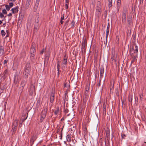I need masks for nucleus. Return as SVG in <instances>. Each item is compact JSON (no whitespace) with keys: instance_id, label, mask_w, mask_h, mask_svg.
Segmentation results:
<instances>
[{"instance_id":"f257e3e1","label":"nucleus","mask_w":146,"mask_h":146,"mask_svg":"<svg viewBox=\"0 0 146 146\" xmlns=\"http://www.w3.org/2000/svg\"><path fill=\"white\" fill-rule=\"evenodd\" d=\"M31 71L30 64L29 62H27L25 68V72H24V78H27L28 75L30 73Z\"/></svg>"},{"instance_id":"f03ea898","label":"nucleus","mask_w":146,"mask_h":146,"mask_svg":"<svg viewBox=\"0 0 146 146\" xmlns=\"http://www.w3.org/2000/svg\"><path fill=\"white\" fill-rule=\"evenodd\" d=\"M27 82V78H24L22 80L20 85V87L19 91V94H21L24 89V87L26 85Z\"/></svg>"},{"instance_id":"7ed1b4c3","label":"nucleus","mask_w":146,"mask_h":146,"mask_svg":"<svg viewBox=\"0 0 146 146\" xmlns=\"http://www.w3.org/2000/svg\"><path fill=\"white\" fill-rule=\"evenodd\" d=\"M138 51V47L135 44H133L132 46H130L129 52L130 54L131 53H133V54L137 55Z\"/></svg>"},{"instance_id":"20e7f679","label":"nucleus","mask_w":146,"mask_h":146,"mask_svg":"<svg viewBox=\"0 0 146 146\" xmlns=\"http://www.w3.org/2000/svg\"><path fill=\"white\" fill-rule=\"evenodd\" d=\"M29 93L30 95L35 96L36 95L35 90V84H31L30 86V89L29 90Z\"/></svg>"},{"instance_id":"39448f33","label":"nucleus","mask_w":146,"mask_h":146,"mask_svg":"<svg viewBox=\"0 0 146 146\" xmlns=\"http://www.w3.org/2000/svg\"><path fill=\"white\" fill-rule=\"evenodd\" d=\"M101 3L100 1H98L97 4L96 9V12L97 13L98 15H100L101 13Z\"/></svg>"},{"instance_id":"423d86ee","label":"nucleus","mask_w":146,"mask_h":146,"mask_svg":"<svg viewBox=\"0 0 146 146\" xmlns=\"http://www.w3.org/2000/svg\"><path fill=\"white\" fill-rule=\"evenodd\" d=\"M127 11L126 10H123L122 13V23L125 24L126 19V14Z\"/></svg>"},{"instance_id":"0eeeda50","label":"nucleus","mask_w":146,"mask_h":146,"mask_svg":"<svg viewBox=\"0 0 146 146\" xmlns=\"http://www.w3.org/2000/svg\"><path fill=\"white\" fill-rule=\"evenodd\" d=\"M47 106L45 107L44 109L43 110L41 113V116H42L43 118H45L48 111Z\"/></svg>"},{"instance_id":"6e6552de","label":"nucleus","mask_w":146,"mask_h":146,"mask_svg":"<svg viewBox=\"0 0 146 146\" xmlns=\"http://www.w3.org/2000/svg\"><path fill=\"white\" fill-rule=\"evenodd\" d=\"M132 19L131 17L129 16L127 17V26L130 28L133 25Z\"/></svg>"},{"instance_id":"1a4fd4ad","label":"nucleus","mask_w":146,"mask_h":146,"mask_svg":"<svg viewBox=\"0 0 146 146\" xmlns=\"http://www.w3.org/2000/svg\"><path fill=\"white\" fill-rule=\"evenodd\" d=\"M50 102L51 103H53L54 102L55 98L54 92L52 91L50 96Z\"/></svg>"},{"instance_id":"9d476101","label":"nucleus","mask_w":146,"mask_h":146,"mask_svg":"<svg viewBox=\"0 0 146 146\" xmlns=\"http://www.w3.org/2000/svg\"><path fill=\"white\" fill-rule=\"evenodd\" d=\"M36 46L35 44L34 43H32L31 45V46L30 48V52L31 53H36Z\"/></svg>"},{"instance_id":"9b49d317","label":"nucleus","mask_w":146,"mask_h":146,"mask_svg":"<svg viewBox=\"0 0 146 146\" xmlns=\"http://www.w3.org/2000/svg\"><path fill=\"white\" fill-rule=\"evenodd\" d=\"M37 138L36 136L35 135H33L32 136L30 140V142L32 143V145H33L35 141L36 140Z\"/></svg>"},{"instance_id":"f8f14e48","label":"nucleus","mask_w":146,"mask_h":146,"mask_svg":"<svg viewBox=\"0 0 146 146\" xmlns=\"http://www.w3.org/2000/svg\"><path fill=\"white\" fill-rule=\"evenodd\" d=\"M130 55L131 57V63H133L134 62L135 60H137L136 58L137 57V55H135L133 54V53H131Z\"/></svg>"},{"instance_id":"ddd939ff","label":"nucleus","mask_w":146,"mask_h":146,"mask_svg":"<svg viewBox=\"0 0 146 146\" xmlns=\"http://www.w3.org/2000/svg\"><path fill=\"white\" fill-rule=\"evenodd\" d=\"M86 45L84 43L82 44L81 48V52L82 54H85L86 50Z\"/></svg>"},{"instance_id":"4468645a","label":"nucleus","mask_w":146,"mask_h":146,"mask_svg":"<svg viewBox=\"0 0 146 146\" xmlns=\"http://www.w3.org/2000/svg\"><path fill=\"white\" fill-rule=\"evenodd\" d=\"M111 59L112 60V61H113V60H114L115 62L117 61V59L115 57V51L114 50H112L111 51Z\"/></svg>"},{"instance_id":"2eb2a0df","label":"nucleus","mask_w":146,"mask_h":146,"mask_svg":"<svg viewBox=\"0 0 146 146\" xmlns=\"http://www.w3.org/2000/svg\"><path fill=\"white\" fill-rule=\"evenodd\" d=\"M38 23H35L34 25L33 32L35 33L38 30Z\"/></svg>"},{"instance_id":"dca6fc26","label":"nucleus","mask_w":146,"mask_h":146,"mask_svg":"<svg viewBox=\"0 0 146 146\" xmlns=\"http://www.w3.org/2000/svg\"><path fill=\"white\" fill-rule=\"evenodd\" d=\"M18 120H15L13 121V123L12 127L17 128V127L18 125Z\"/></svg>"},{"instance_id":"f3484780","label":"nucleus","mask_w":146,"mask_h":146,"mask_svg":"<svg viewBox=\"0 0 146 146\" xmlns=\"http://www.w3.org/2000/svg\"><path fill=\"white\" fill-rule=\"evenodd\" d=\"M18 6L16 7L15 8H13L11 9V11H12L13 13H17L18 11Z\"/></svg>"},{"instance_id":"a211bd4d","label":"nucleus","mask_w":146,"mask_h":146,"mask_svg":"<svg viewBox=\"0 0 146 146\" xmlns=\"http://www.w3.org/2000/svg\"><path fill=\"white\" fill-rule=\"evenodd\" d=\"M31 0H27L25 6V9H27L29 7L31 2Z\"/></svg>"},{"instance_id":"6ab92c4d","label":"nucleus","mask_w":146,"mask_h":146,"mask_svg":"<svg viewBox=\"0 0 146 146\" xmlns=\"http://www.w3.org/2000/svg\"><path fill=\"white\" fill-rule=\"evenodd\" d=\"M28 113H27V117H25L26 114H23L22 116L21 120H22V123L24 122L25 120L27 119L28 117Z\"/></svg>"},{"instance_id":"aec40b11","label":"nucleus","mask_w":146,"mask_h":146,"mask_svg":"<svg viewBox=\"0 0 146 146\" xmlns=\"http://www.w3.org/2000/svg\"><path fill=\"white\" fill-rule=\"evenodd\" d=\"M121 0H117V12H118L121 5Z\"/></svg>"},{"instance_id":"412c9836","label":"nucleus","mask_w":146,"mask_h":146,"mask_svg":"<svg viewBox=\"0 0 146 146\" xmlns=\"http://www.w3.org/2000/svg\"><path fill=\"white\" fill-rule=\"evenodd\" d=\"M106 134L107 140L108 141L110 139V130H108L106 131Z\"/></svg>"},{"instance_id":"4be33fe9","label":"nucleus","mask_w":146,"mask_h":146,"mask_svg":"<svg viewBox=\"0 0 146 146\" xmlns=\"http://www.w3.org/2000/svg\"><path fill=\"white\" fill-rule=\"evenodd\" d=\"M50 54L48 52H46L45 54V60L48 61L49 60V57L50 56Z\"/></svg>"},{"instance_id":"5701e85b","label":"nucleus","mask_w":146,"mask_h":146,"mask_svg":"<svg viewBox=\"0 0 146 146\" xmlns=\"http://www.w3.org/2000/svg\"><path fill=\"white\" fill-rule=\"evenodd\" d=\"M4 47L2 46H0V56L4 54Z\"/></svg>"},{"instance_id":"b1692460","label":"nucleus","mask_w":146,"mask_h":146,"mask_svg":"<svg viewBox=\"0 0 146 146\" xmlns=\"http://www.w3.org/2000/svg\"><path fill=\"white\" fill-rule=\"evenodd\" d=\"M83 131L84 136H86L87 135L88 131H87V127L86 126L85 127H84Z\"/></svg>"},{"instance_id":"393cba45","label":"nucleus","mask_w":146,"mask_h":146,"mask_svg":"<svg viewBox=\"0 0 146 146\" xmlns=\"http://www.w3.org/2000/svg\"><path fill=\"white\" fill-rule=\"evenodd\" d=\"M104 73V68H101L100 69V77L102 79Z\"/></svg>"},{"instance_id":"a878e982","label":"nucleus","mask_w":146,"mask_h":146,"mask_svg":"<svg viewBox=\"0 0 146 146\" xmlns=\"http://www.w3.org/2000/svg\"><path fill=\"white\" fill-rule=\"evenodd\" d=\"M40 0H36L35 5L34 6V9L36 10L37 9Z\"/></svg>"},{"instance_id":"bb28decb","label":"nucleus","mask_w":146,"mask_h":146,"mask_svg":"<svg viewBox=\"0 0 146 146\" xmlns=\"http://www.w3.org/2000/svg\"><path fill=\"white\" fill-rule=\"evenodd\" d=\"M63 64L65 65H67V57L66 55H64V56Z\"/></svg>"},{"instance_id":"cd10ccee","label":"nucleus","mask_w":146,"mask_h":146,"mask_svg":"<svg viewBox=\"0 0 146 146\" xmlns=\"http://www.w3.org/2000/svg\"><path fill=\"white\" fill-rule=\"evenodd\" d=\"M75 23V22L74 21V20H72L71 23L69 25V26L70 27V28L74 27Z\"/></svg>"},{"instance_id":"c85d7f7f","label":"nucleus","mask_w":146,"mask_h":146,"mask_svg":"<svg viewBox=\"0 0 146 146\" xmlns=\"http://www.w3.org/2000/svg\"><path fill=\"white\" fill-rule=\"evenodd\" d=\"M39 21V13L37 15L35 18V23H38Z\"/></svg>"},{"instance_id":"c756f323","label":"nucleus","mask_w":146,"mask_h":146,"mask_svg":"<svg viewBox=\"0 0 146 146\" xmlns=\"http://www.w3.org/2000/svg\"><path fill=\"white\" fill-rule=\"evenodd\" d=\"M30 58L31 60H34L35 59V53H30Z\"/></svg>"},{"instance_id":"7c9ffc66","label":"nucleus","mask_w":146,"mask_h":146,"mask_svg":"<svg viewBox=\"0 0 146 146\" xmlns=\"http://www.w3.org/2000/svg\"><path fill=\"white\" fill-rule=\"evenodd\" d=\"M114 82H112V81H111L110 82V90H112L114 88Z\"/></svg>"},{"instance_id":"2f4dec72","label":"nucleus","mask_w":146,"mask_h":146,"mask_svg":"<svg viewBox=\"0 0 146 146\" xmlns=\"http://www.w3.org/2000/svg\"><path fill=\"white\" fill-rule=\"evenodd\" d=\"M66 139L67 141L69 142H70L71 141V136L69 134H68L67 135L66 137Z\"/></svg>"},{"instance_id":"473e14b6","label":"nucleus","mask_w":146,"mask_h":146,"mask_svg":"<svg viewBox=\"0 0 146 146\" xmlns=\"http://www.w3.org/2000/svg\"><path fill=\"white\" fill-rule=\"evenodd\" d=\"M89 96V94L88 93V92H85L83 97L86 98H88Z\"/></svg>"},{"instance_id":"72a5a7b5","label":"nucleus","mask_w":146,"mask_h":146,"mask_svg":"<svg viewBox=\"0 0 146 146\" xmlns=\"http://www.w3.org/2000/svg\"><path fill=\"white\" fill-rule=\"evenodd\" d=\"M106 104L105 102H104L103 104V112L105 114L106 113Z\"/></svg>"},{"instance_id":"f704fd0d","label":"nucleus","mask_w":146,"mask_h":146,"mask_svg":"<svg viewBox=\"0 0 146 146\" xmlns=\"http://www.w3.org/2000/svg\"><path fill=\"white\" fill-rule=\"evenodd\" d=\"M5 85L4 83H2V85H1V87L0 88V89L2 90H4L5 88Z\"/></svg>"},{"instance_id":"c9c22d12","label":"nucleus","mask_w":146,"mask_h":146,"mask_svg":"<svg viewBox=\"0 0 146 146\" xmlns=\"http://www.w3.org/2000/svg\"><path fill=\"white\" fill-rule=\"evenodd\" d=\"M19 76L18 75H15L14 77V82L15 83V84H17V81H16V79H17V80L19 78Z\"/></svg>"},{"instance_id":"e433bc0d","label":"nucleus","mask_w":146,"mask_h":146,"mask_svg":"<svg viewBox=\"0 0 146 146\" xmlns=\"http://www.w3.org/2000/svg\"><path fill=\"white\" fill-rule=\"evenodd\" d=\"M59 111V107H57L56 108V109L54 111V113L55 115H57Z\"/></svg>"},{"instance_id":"4c0bfd02","label":"nucleus","mask_w":146,"mask_h":146,"mask_svg":"<svg viewBox=\"0 0 146 146\" xmlns=\"http://www.w3.org/2000/svg\"><path fill=\"white\" fill-rule=\"evenodd\" d=\"M108 1L109 2L108 6L109 8H110L112 6V0H108Z\"/></svg>"},{"instance_id":"58836bf2","label":"nucleus","mask_w":146,"mask_h":146,"mask_svg":"<svg viewBox=\"0 0 146 146\" xmlns=\"http://www.w3.org/2000/svg\"><path fill=\"white\" fill-rule=\"evenodd\" d=\"M7 74V69L5 70L4 71L3 73L2 74V76L3 77H5L6 76Z\"/></svg>"},{"instance_id":"ea45409f","label":"nucleus","mask_w":146,"mask_h":146,"mask_svg":"<svg viewBox=\"0 0 146 146\" xmlns=\"http://www.w3.org/2000/svg\"><path fill=\"white\" fill-rule=\"evenodd\" d=\"M90 84H87L85 88V92H88L90 89Z\"/></svg>"},{"instance_id":"a19ab883","label":"nucleus","mask_w":146,"mask_h":146,"mask_svg":"<svg viewBox=\"0 0 146 146\" xmlns=\"http://www.w3.org/2000/svg\"><path fill=\"white\" fill-rule=\"evenodd\" d=\"M127 36L128 37L129 36H130L131 34V29H128L127 28Z\"/></svg>"},{"instance_id":"79ce46f5","label":"nucleus","mask_w":146,"mask_h":146,"mask_svg":"<svg viewBox=\"0 0 146 146\" xmlns=\"http://www.w3.org/2000/svg\"><path fill=\"white\" fill-rule=\"evenodd\" d=\"M109 28H107L106 31V42H107V38L108 36L109 35Z\"/></svg>"},{"instance_id":"37998d69","label":"nucleus","mask_w":146,"mask_h":146,"mask_svg":"<svg viewBox=\"0 0 146 146\" xmlns=\"http://www.w3.org/2000/svg\"><path fill=\"white\" fill-rule=\"evenodd\" d=\"M3 6H5V7L6 8V10L7 11H9L10 9V7H9V5H2Z\"/></svg>"},{"instance_id":"c03bdc74","label":"nucleus","mask_w":146,"mask_h":146,"mask_svg":"<svg viewBox=\"0 0 146 146\" xmlns=\"http://www.w3.org/2000/svg\"><path fill=\"white\" fill-rule=\"evenodd\" d=\"M136 34L135 35H133V39H132V42L133 43H134V44H135V38H136Z\"/></svg>"},{"instance_id":"a18cd8bd","label":"nucleus","mask_w":146,"mask_h":146,"mask_svg":"<svg viewBox=\"0 0 146 146\" xmlns=\"http://www.w3.org/2000/svg\"><path fill=\"white\" fill-rule=\"evenodd\" d=\"M49 127V123L48 122H46L44 126V128L46 129H47Z\"/></svg>"},{"instance_id":"49530a36","label":"nucleus","mask_w":146,"mask_h":146,"mask_svg":"<svg viewBox=\"0 0 146 146\" xmlns=\"http://www.w3.org/2000/svg\"><path fill=\"white\" fill-rule=\"evenodd\" d=\"M121 139H125V138L126 137V135L124 134L121 133Z\"/></svg>"},{"instance_id":"de8ad7c7","label":"nucleus","mask_w":146,"mask_h":146,"mask_svg":"<svg viewBox=\"0 0 146 146\" xmlns=\"http://www.w3.org/2000/svg\"><path fill=\"white\" fill-rule=\"evenodd\" d=\"M1 34L3 36H4L5 34V32L4 30H2L1 31Z\"/></svg>"},{"instance_id":"09e8293b","label":"nucleus","mask_w":146,"mask_h":146,"mask_svg":"<svg viewBox=\"0 0 146 146\" xmlns=\"http://www.w3.org/2000/svg\"><path fill=\"white\" fill-rule=\"evenodd\" d=\"M17 129V128L12 127V129L11 130V131L12 132V133H13L12 134L15 133V131H16V130Z\"/></svg>"},{"instance_id":"8fccbe9b","label":"nucleus","mask_w":146,"mask_h":146,"mask_svg":"<svg viewBox=\"0 0 146 146\" xmlns=\"http://www.w3.org/2000/svg\"><path fill=\"white\" fill-rule=\"evenodd\" d=\"M115 94H116V95L117 96H119V91H118V88H117V89H116L115 90Z\"/></svg>"},{"instance_id":"3c124183","label":"nucleus","mask_w":146,"mask_h":146,"mask_svg":"<svg viewBox=\"0 0 146 146\" xmlns=\"http://www.w3.org/2000/svg\"><path fill=\"white\" fill-rule=\"evenodd\" d=\"M99 143L101 146H102L103 145V139L102 138L100 139Z\"/></svg>"},{"instance_id":"603ef678","label":"nucleus","mask_w":146,"mask_h":146,"mask_svg":"<svg viewBox=\"0 0 146 146\" xmlns=\"http://www.w3.org/2000/svg\"><path fill=\"white\" fill-rule=\"evenodd\" d=\"M138 97L136 96L135 98V104L137 105L138 104Z\"/></svg>"},{"instance_id":"864d4df0","label":"nucleus","mask_w":146,"mask_h":146,"mask_svg":"<svg viewBox=\"0 0 146 146\" xmlns=\"http://www.w3.org/2000/svg\"><path fill=\"white\" fill-rule=\"evenodd\" d=\"M85 44L86 45L87 44V40L86 38L83 40V41L82 42V44Z\"/></svg>"},{"instance_id":"5fc2aeb1","label":"nucleus","mask_w":146,"mask_h":146,"mask_svg":"<svg viewBox=\"0 0 146 146\" xmlns=\"http://www.w3.org/2000/svg\"><path fill=\"white\" fill-rule=\"evenodd\" d=\"M59 63H60V61H57V70H59V69H60V68H59V66H60V64H59Z\"/></svg>"},{"instance_id":"6e6d98bb","label":"nucleus","mask_w":146,"mask_h":146,"mask_svg":"<svg viewBox=\"0 0 146 146\" xmlns=\"http://www.w3.org/2000/svg\"><path fill=\"white\" fill-rule=\"evenodd\" d=\"M2 13L3 14H7V13L6 10L5 9L2 10Z\"/></svg>"},{"instance_id":"4d7b16f0","label":"nucleus","mask_w":146,"mask_h":146,"mask_svg":"<svg viewBox=\"0 0 146 146\" xmlns=\"http://www.w3.org/2000/svg\"><path fill=\"white\" fill-rule=\"evenodd\" d=\"M102 80V78H100L99 81V82H98V84L97 86H98V88H99V87H100V85L101 81ZM97 87H98V86H97Z\"/></svg>"},{"instance_id":"13d9d810","label":"nucleus","mask_w":146,"mask_h":146,"mask_svg":"<svg viewBox=\"0 0 146 146\" xmlns=\"http://www.w3.org/2000/svg\"><path fill=\"white\" fill-rule=\"evenodd\" d=\"M143 95L142 94H140V95H139L141 101H142L143 100Z\"/></svg>"},{"instance_id":"bf43d9fd","label":"nucleus","mask_w":146,"mask_h":146,"mask_svg":"<svg viewBox=\"0 0 146 146\" xmlns=\"http://www.w3.org/2000/svg\"><path fill=\"white\" fill-rule=\"evenodd\" d=\"M69 21V20L68 19V20L66 21L65 24H64V26H68V23Z\"/></svg>"},{"instance_id":"052dcab7","label":"nucleus","mask_w":146,"mask_h":146,"mask_svg":"<svg viewBox=\"0 0 146 146\" xmlns=\"http://www.w3.org/2000/svg\"><path fill=\"white\" fill-rule=\"evenodd\" d=\"M141 119H142V120L143 121H145V116L144 115H142L141 116Z\"/></svg>"},{"instance_id":"680f3d73","label":"nucleus","mask_w":146,"mask_h":146,"mask_svg":"<svg viewBox=\"0 0 146 146\" xmlns=\"http://www.w3.org/2000/svg\"><path fill=\"white\" fill-rule=\"evenodd\" d=\"M9 7L10 8H11L13 6L14 4H13V3H9Z\"/></svg>"},{"instance_id":"e2e57ef3","label":"nucleus","mask_w":146,"mask_h":146,"mask_svg":"<svg viewBox=\"0 0 146 146\" xmlns=\"http://www.w3.org/2000/svg\"><path fill=\"white\" fill-rule=\"evenodd\" d=\"M69 110L67 109H64V112L65 113H67L68 112Z\"/></svg>"},{"instance_id":"0e129e2a","label":"nucleus","mask_w":146,"mask_h":146,"mask_svg":"<svg viewBox=\"0 0 146 146\" xmlns=\"http://www.w3.org/2000/svg\"><path fill=\"white\" fill-rule=\"evenodd\" d=\"M4 17L3 14L2 13H0V18H3Z\"/></svg>"},{"instance_id":"69168bd1","label":"nucleus","mask_w":146,"mask_h":146,"mask_svg":"<svg viewBox=\"0 0 146 146\" xmlns=\"http://www.w3.org/2000/svg\"><path fill=\"white\" fill-rule=\"evenodd\" d=\"M119 40V38L118 36H116V42H117Z\"/></svg>"},{"instance_id":"338daca9","label":"nucleus","mask_w":146,"mask_h":146,"mask_svg":"<svg viewBox=\"0 0 146 146\" xmlns=\"http://www.w3.org/2000/svg\"><path fill=\"white\" fill-rule=\"evenodd\" d=\"M88 98H86L83 97V102H86V101L88 99Z\"/></svg>"},{"instance_id":"774afa93","label":"nucleus","mask_w":146,"mask_h":146,"mask_svg":"<svg viewBox=\"0 0 146 146\" xmlns=\"http://www.w3.org/2000/svg\"><path fill=\"white\" fill-rule=\"evenodd\" d=\"M135 146H142V145H140L139 143H137L136 144H135Z\"/></svg>"}]
</instances>
